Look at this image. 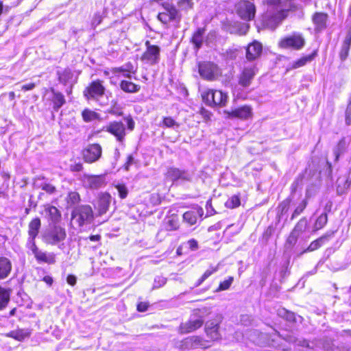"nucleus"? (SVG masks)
<instances>
[{"instance_id":"obj_1","label":"nucleus","mask_w":351,"mask_h":351,"mask_svg":"<svg viewBox=\"0 0 351 351\" xmlns=\"http://www.w3.org/2000/svg\"><path fill=\"white\" fill-rule=\"evenodd\" d=\"M66 237L65 229L58 225L49 226L42 234L43 241L45 243L53 245H58L59 248H62L63 244H60V243L65 240Z\"/></svg>"},{"instance_id":"obj_2","label":"nucleus","mask_w":351,"mask_h":351,"mask_svg":"<svg viewBox=\"0 0 351 351\" xmlns=\"http://www.w3.org/2000/svg\"><path fill=\"white\" fill-rule=\"evenodd\" d=\"M210 346V341L199 336H191L175 344V346L180 350L206 349Z\"/></svg>"},{"instance_id":"obj_3","label":"nucleus","mask_w":351,"mask_h":351,"mask_svg":"<svg viewBox=\"0 0 351 351\" xmlns=\"http://www.w3.org/2000/svg\"><path fill=\"white\" fill-rule=\"evenodd\" d=\"M202 99L208 106H226L228 101V95L219 90L208 89L202 94Z\"/></svg>"},{"instance_id":"obj_4","label":"nucleus","mask_w":351,"mask_h":351,"mask_svg":"<svg viewBox=\"0 0 351 351\" xmlns=\"http://www.w3.org/2000/svg\"><path fill=\"white\" fill-rule=\"evenodd\" d=\"M305 45V39L299 32H293L280 39L278 43L279 47L286 49L300 50Z\"/></svg>"},{"instance_id":"obj_5","label":"nucleus","mask_w":351,"mask_h":351,"mask_svg":"<svg viewBox=\"0 0 351 351\" xmlns=\"http://www.w3.org/2000/svg\"><path fill=\"white\" fill-rule=\"evenodd\" d=\"M72 220L79 226L90 223L93 219L92 208L88 205H82L72 212Z\"/></svg>"},{"instance_id":"obj_6","label":"nucleus","mask_w":351,"mask_h":351,"mask_svg":"<svg viewBox=\"0 0 351 351\" xmlns=\"http://www.w3.org/2000/svg\"><path fill=\"white\" fill-rule=\"evenodd\" d=\"M146 50L141 57V60L149 65H154L159 62L160 56V48L154 45H151L149 41L145 43Z\"/></svg>"},{"instance_id":"obj_7","label":"nucleus","mask_w":351,"mask_h":351,"mask_svg":"<svg viewBox=\"0 0 351 351\" xmlns=\"http://www.w3.org/2000/svg\"><path fill=\"white\" fill-rule=\"evenodd\" d=\"M164 12L158 14V19L164 24H167L171 21L180 23L182 15L180 11L172 4H166L164 6Z\"/></svg>"},{"instance_id":"obj_8","label":"nucleus","mask_w":351,"mask_h":351,"mask_svg":"<svg viewBox=\"0 0 351 351\" xmlns=\"http://www.w3.org/2000/svg\"><path fill=\"white\" fill-rule=\"evenodd\" d=\"M198 71L200 76L208 81L215 80L219 75L217 65L210 62H199Z\"/></svg>"},{"instance_id":"obj_9","label":"nucleus","mask_w":351,"mask_h":351,"mask_svg":"<svg viewBox=\"0 0 351 351\" xmlns=\"http://www.w3.org/2000/svg\"><path fill=\"white\" fill-rule=\"evenodd\" d=\"M81 181L85 188L90 189H98L104 186L106 184V176L90 175L84 173L81 177Z\"/></svg>"},{"instance_id":"obj_10","label":"nucleus","mask_w":351,"mask_h":351,"mask_svg":"<svg viewBox=\"0 0 351 351\" xmlns=\"http://www.w3.org/2000/svg\"><path fill=\"white\" fill-rule=\"evenodd\" d=\"M166 178L173 182H178L183 183L190 182L192 180L193 174L188 171L182 170L176 167H169L165 173Z\"/></svg>"},{"instance_id":"obj_11","label":"nucleus","mask_w":351,"mask_h":351,"mask_svg":"<svg viewBox=\"0 0 351 351\" xmlns=\"http://www.w3.org/2000/svg\"><path fill=\"white\" fill-rule=\"evenodd\" d=\"M239 16L245 21H251L254 18L256 8L254 3L248 1H241L237 5Z\"/></svg>"},{"instance_id":"obj_12","label":"nucleus","mask_w":351,"mask_h":351,"mask_svg":"<svg viewBox=\"0 0 351 351\" xmlns=\"http://www.w3.org/2000/svg\"><path fill=\"white\" fill-rule=\"evenodd\" d=\"M102 148L97 143L88 145L82 152L83 158L87 163H93L101 156Z\"/></svg>"},{"instance_id":"obj_13","label":"nucleus","mask_w":351,"mask_h":351,"mask_svg":"<svg viewBox=\"0 0 351 351\" xmlns=\"http://www.w3.org/2000/svg\"><path fill=\"white\" fill-rule=\"evenodd\" d=\"M105 88L99 80L92 82L84 90V96L87 99H97L104 94Z\"/></svg>"},{"instance_id":"obj_14","label":"nucleus","mask_w":351,"mask_h":351,"mask_svg":"<svg viewBox=\"0 0 351 351\" xmlns=\"http://www.w3.org/2000/svg\"><path fill=\"white\" fill-rule=\"evenodd\" d=\"M223 317L221 315H217L215 320H211L206 323L205 331L208 337L212 341H217L221 339V334L219 333V324L221 323Z\"/></svg>"},{"instance_id":"obj_15","label":"nucleus","mask_w":351,"mask_h":351,"mask_svg":"<svg viewBox=\"0 0 351 351\" xmlns=\"http://www.w3.org/2000/svg\"><path fill=\"white\" fill-rule=\"evenodd\" d=\"M27 246L32 252L38 261L44 262L48 264H53L55 263L56 261L54 255L40 250L37 247L36 243Z\"/></svg>"},{"instance_id":"obj_16","label":"nucleus","mask_w":351,"mask_h":351,"mask_svg":"<svg viewBox=\"0 0 351 351\" xmlns=\"http://www.w3.org/2000/svg\"><path fill=\"white\" fill-rule=\"evenodd\" d=\"M106 131L117 137L119 141H122L125 135V128L123 123L114 121L106 126Z\"/></svg>"},{"instance_id":"obj_17","label":"nucleus","mask_w":351,"mask_h":351,"mask_svg":"<svg viewBox=\"0 0 351 351\" xmlns=\"http://www.w3.org/2000/svg\"><path fill=\"white\" fill-rule=\"evenodd\" d=\"M257 69L254 65L245 66L240 75L239 84L246 87L248 86L256 75Z\"/></svg>"},{"instance_id":"obj_18","label":"nucleus","mask_w":351,"mask_h":351,"mask_svg":"<svg viewBox=\"0 0 351 351\" xmlns=\"http://www.w3.org/2000/svg\"><path fill=\"white\" fill-rule=\"evenodd\" d=\"M334 234L335 231L332 230L326 232L324 235L312 241L309 246L300 253V255L306 252H313L319 249L325 242L328 241L331 237H332Z\"/></svg>"},{"instance_id":"obj_19","label":"nucleus","mask_w":351,"mask_h":351,"mask_svg":"<svg viewBox=\"0 0 351 351\" xmlns=\"http://www.w3.org/2000/svg\"><path fill=\"white\" fill-rule=\"evenodd\" d=\"M41 227V221L38 217L33 219L28 225V239L27 245L35 243V239L37 237Z\"/></svg>"},{"instance_id":"obj_20","label":"nucleus","mask_w":351,"mask_h":351,"mask_svg":"<svg viewBox=\"0 0 351 351\" xmlns=\"http://www.w3.org/2000/svg\"><path fill=\"white\" fill-rule=\"evenodd\" d=\"M204 323L202 317L198 318H191L188 322L183 323L180 326V330L181 333H189L191 332L198 328H199Z\"/></svg>"},{"instance_id":"obj_21","label":"nucleus","mask_w":351,"mask_h":351,"mask_svg":"<svg viewBox=\"0 0 351 351\" xmlns=\"http://www.w3.org/2000/svg\"><path fill=\"white\" fill-rule=\"evenodd\" d=\"M227 113L229 118H238L240 119H247L252 116V108L248 106H243Z\"/></svg>"},{"instance_id":"obj_22","label":"nucleus","mask_w":351,"mask_h":351,"mask_svg":"<svg viewBox=\"0 0 351 351\" xmlns=\"http://www.w3.org/2000/svg\"><path fill=\"white\" fill-rule=\"evenodd\" d=\"M112 197L109 193H101L97 200L96 208L100 215L105 214L110 206Z\"/></svg>"},{"instance_id":"obj_23","label":"nucleus","mask_w":351,"mask_h":351,"mask_svg":"<svg viewBox=\"0 0 351 351\" xmlns=\"http://www.w3.org/2000/svg\"><path fill=\"white\" fill-rule=\"evenodd\" d=\"M328 14L324 12H315L312 16V21L316 32H320L326 27Z\"/></svg>"},{"instance_id":"obj_24","label":"nucleus","mask_w":351,"mask_h":351,"mask_svg":"<svg viewBox=\"0 0 351 351\" xmlns=\"http://www.w3.org/2000/svg\"><path fill=\"white\" fill-rule=\"evenodd\" d=\"M262 45L257 42L254 41L250 44L246 49V58L248 60H254L258 58L262 53Z\"/></svg>"},{"instance_id":"obj_25","label":"nucleus","mask_w":351,"mask_h":351,"mask_svg":"<svg viewBox=\"0 0 351 351\" xmlns=\"http://www.w3.org/2000/svg\"><path fill=\"white\" fill-rule=\"evenodd\" d=\"M12 270L11 261L6 257H0V279L7 278Z\"/></svg>"},{"instance_id":"obj_26","label":"nucleus","mask_w":351,"mask_h":351,"mask_svg":"<svg viewBox=\"0 0 351 351\" xmlns=\"http://www.w3.org/2000/svg\"><path fill=\"white\" fill-rule=\"evenodd\" d=\"M51 91L53 94L51 99L53 104V108L56 111H58L65 104L64 97L61 93L55 91L53 88H51Z\"/></svg>"},{"instance_id":"obj_27","label":"nucleus","mask_w":351,"mask_h":351,"mask_svg":"<svg viewBox=\"0 0 351 351\" xmlns=\"http://www.w3.org/2000/svg\"><path fill=\"white\" fill-rule=\"evenodd\" d=\"M120 88L125 93H134L140 90L141 86L130 81L122 80L120 83Z\"/></svg>"},{"instance_id":"obj_28","label":"nucleus","mask_w":351,"mask_h":351,"mask_svg":"<svg viewBox=\"0 0 351 351\" xmlns=\"http://www.w3.org/2000/svg\"><path fill=\"white\" fill-rule=\"evenodd\" d=\"M308 226V220L306 217L301 218L299 221L295 224L293 229L291 230V232L294 234L300 237L302 233H304L307 229Z\"/></svg>"},{"instance_id":"obj_29","label":"nucleus","mask_w":351,"mask_h":351,"mask_svg":"<svg viewBox=\"0 0 351 351\" xmlns=\"http://www.w3.org/2000/svg\"><path fill=\"white\" fill-rule=\"evenodd\" d=\"M349 142L345 138H341L338 143L337 145L334 149V154L335 160H338L341 155H342L348 149Z\"/></svg>"},{"instance_id":"obj_30","label":"nucleus","mask_w":351,"mask_h":351,"mask_svg":"<svg viewBox=\"0 0 351 351\" xmlns=\"http://www.w3.org/2000/svg\"><path fill=\"white\" fill-rule=\"evenodd\" d=\"M317 55L315 51L311 54L302 57L301 58L293 62L291 66L292 69H298L304 66L307 62H311Z\"/></svg>"},{"instance_id":"obj_31","label":"nucleus","mask_w":351,"mask_h":351,"mask_svg":"<svg viewBox=\"0 0 351 351\" xmlns=\"http://www.w3.org/2000/svg\"><path fill=\"white\" fill-rule=\"evenodd\" d=\"M45 212L53 222H58L61 218L60 212L53 206H46Z\"/></svg>"},{"instance_id":"obj_32","label":"nucleus","mask_w":351,"mask_h":351,"mask_svg":"<svg viewBox=\"0 0 351 351\" xmlns=\"http://www.w3.org/2000/svg\"><path fill=\"white\" fill-rule=\"evenodd\" d=\"M204 34V29L198 28L193 35L191 41L197 49H199L202 45Z\"/></svg>"},{"instance_id":"obj_33","label":"nucleus","mask_w":351,"mask_h":351,"mask_svg":"<svg viewBox=\"0 0 351 351\" xmlns=\"http://www.w3.org/2000/svg\"><path fill=\"white\" fill-rule=\"evenodd\" d=\"M10 301V293L5 289L0 287V311L6 307Z\"/></svg>"},{"instance_id":"obj_34","label":"nucleus","mask_w":351,"mask_h":351,"mask_svg":"<svg viewBox=\"0 0 351 351\" xmlns=\"http://www.w3.org/2000/svg\"><path fill=\"white\" fill-rule=\"evenodd\" d=\"M328 222V215L327 214L322 213L321 215L318 217V218L316 219L314 226H313V230L317 231L322 228H323L326 224Z\"/></svg>"},{"instance_id":"obj_35","label":"nucleus","mask_w":351,"mask_h":351,"mask_svg":"<svg viewBox=\"0 0 351 351\" xmlns=\"http://www.w3.org/2000/svg\"><path fill=\"white\" fill-rule=\"evenodd\" d=\"M277 313L279 317H282L290 322L295 321V314L284 308H278Z\"/></svg>"},{"instance_id":"obj_36","label":"nucleus","mask_w":351,"mask_h":351,"mask_svg":"<svg viewBox=\"0 0 351 351\" xmlns=\"http://www.w3.org/2000/svg\"><path fill=\"white\" fill-rule=\"evenodd\" d=\"M58 80L60 82L66 84L73 77L70 69H64L62 71H58Z\"/></svg>"},{"instance_id":"obj_37","label":"nucleus","mask_w":351,"mask_h":351,"mask_svg":"<svg viewBox=\"0 0 351 351\" xmlns=\"http://www.w3.org/2000/svg\"><path fill=\"white\" fill-rule=\"evenodd\" d=\"M29 332L25 330H17L10 332L9 337H11L16 340L23 341L26 337H29Z\"/></svg>"},{"instance_id":"obj_38","label":"nucleus","mask_w":351,"mask_h":351,"mask_svg":"<svg viewBox=\"0 0 351 351\" xmlns=\"http://www.w3.org/2000/svg\"><path fill=\"white\" fill-rule=\"evenodd\" d=\"M67 204L70 206L75 205L80 201V196L76 191H71L68 193L66 198Z\"/></svg>"},{"instance_id":"obj_39","label":"nucleus","mask_w":351,"mask_h":351,"mask_svg":"<svg viewBox=\"0 0 351 351\" xmlns=\"http://www.w3.org/2000/svg\"><path fill=\"white\" fill-rule=\"evenodd\" d=\"M82 117L84 121L90 122L98 118V114L90 110L86 109L82 112Z\"/></svg>"},{"instance_id":"obj_40","label":"nucleus","mask_w":351,"mask_h":351,"mask_svg":"<svg viewBox=\"0 0 351 351\" xmlns=\"http://www.w3.org/2000/svg\"><path fill=\"white\" fill-rule=\"evenodd\" d=\"M194 3L193 0H179L178 6L182 11H188L193 9Z\"/></svg>"},{"instance_id":"obj_41","label":"nucleus","mask_w":351,"mask_h":351,"mask_svg":"<svg viewBox=\"0 0 351 351\" xmlns=\"http://www.w3.org/2000/svg\"><path fill=\"white\" fill-rule=\"evenodd\" d=\"M197 215L194 211H187L183 215V219L190 225H194L197 221Z\"/></svg>"},{"instance_id":"obj_42","label":"nucleus","mask_w":351,"mask_h":351,"mask_svg":"<svg viewBox=\"0 0 351 351\" xmlns=\"http://www.w3.org/2000/svg\"><path fill=\"white\" fill-rule=\"evenodd\" d=\"M307 206V199H303L294 210L291 219L293 220L294 218L300 215L305 209Z\"/></svg>"},{"instance_id":"obj_43","label":"nucleus","mask_w":351,"mask_h":351,"mask_svg":"<svg viewBox=\"0 0 351 351\" xmlns=\"http://www.w3.org/2000/svg\"><path fill=\"white\" fill-rule=\"evenodd\" d=\"M225 205L227 208L231 209L238 207L240 205V199L239 196H232L226 201Z\"/></svg>"},{"instance_id":"obj_44","label":"nucleus","mask_w":351,"mask_h":351,"mask_svg":"<svg viewBox=\"0 0 351 351\" xmlns=\"http://www.w3.org/2000/svg\"><path fill=\"white\" fill-rule=\"evenodd\" d=\"M291 204V199L287 198L285 200H283L278 206V214L282 215L283 214L286 213Z\"/></svg>"},{"instance_id":"obj_45","label":"nucleus","mask_w":351,"mask_h":351,"mask_svg":"<svg viewBox=\"0 0 351 351\" xmlns=\"http://www.w3.org/2000/svg\"><path fill=\"white\" fill-rule=\"evenodd\" d=\"M178 228V219L176 217H171L167 221V230H175Z\"/></svg>"},{"instance_id":"obj_46","label":"nucleus","mask_w":351,"mask_h":351,"mask_svg":"<svg viewBox=\"0 0 351 351\" xmlns=\"http://www.w3.org/2000/svg\"><path fill=\"white\" fill-rule=\"evenodd\" d=\"M217 271V269H207L202 277L198 280V281L195 285V287H197L199 286L206 279H207L210 276H211L214 272Z\"/></svg>"},{"instance_id":"obj_47","label":"nucleus","mask_w":351,"mask_h":351,"mask_svg":"<svg viewBox=\"0 0 351 351\" xmlns=\"http://www.w3.org/2000/svg\"><path fill=\"white\" fill-rule=\"evenodd\" d=\"M298 238L299 237H298L297 235L294 234L291 232L286 241V246L287 247L292 248L296 244Z\"/></svg>"},{"instance_id":"obj_48","label":"nucleus","mask_w":351,"mask_h":351,"mask_svg":"<svg viewBox=\"0 0 351 351\" xmlns=\"http://www.w3.org/2000/svg\"><path fill=\"white\" fill-rule=\"evenodd\" d=\"M233 277H229L227 280L221 282L217 289V291L227 290L230 288L233 282Z\"/></svg>"},{"instance_id":"obj_49","label":"nucleus","mask_w":351,"mask_h":351,"mask_svg":"<svg viewBox=\"0 0 351 351\" xmlns=\"http://www.w3.org/2000/svg\"><path fill=\"white\" fill-rule=\"evenodd\" d=\"M162 124L167 128H178L179 124L171 117H167L163 119Z\"/></svg>"},{"instance_id":"obj_50","label":"nucleus","mask_w":351,"mask_h":351,"mask_svg":"<svg viewBox=\"0 0 351 351\" xmlns=\"http://www.w3.org/2000/svg\"><path fill=\"white\" fill-rule=\"evenodd\" d=\"M167 282V279L163 276H156L154 278L153 289H158L164 286Z\"/></svg>"},{"instance_id":"obj_51","label":"nucleus","mask_w":351,"mask_h":351,"mask_svg":"<svg viewBox=\"0 0 351 351\" xmlns=\"http://www.w3.org/2000/svg\"><path fill=\"white\" fill-rule=\"evenodd\" d=\"M40 187L49 194H53L56 191V187L49 183H43Z\"/></svg>"},{"instance_id":"obj_52","label":"nucleus","mask_w":351,"mask_h":351,"mask_svg":"<svg viewBox=\"0 0 351 351\" xmlns=\"http://www.w3.org/2000/svg\"><path fill=\"white\" fill-rule=\"evenodd\" d=\"M350 47L342 45L341 49L339 53V57L342 61H344L349 54Z\"/></svg>"},{"instance_id":"obj_53","label":"nucleus","mask_w":351,"mask_h":351,"mask_svg":"<svg viewBox=\"0 0 351 351\" xmlns=\"http://www.w3.org/2000/svg\"><path fill=\"white\" fill-rule=\"evenodd\" d=\"M117 189L119 192V197L121 199H124L128 195V189L125 185L119 184L117 186Z\"/></svg>"},{"instance_id":"obj_54","label":"nucleus","mask_w":351,"mask_h":351,"mask_svg":"<svg viewBox=\"0 0 351 351\" xmlns=\"http://www.w3.org/2000/svg\"><path fill=\"white\" fill-rule=\"evenodd\" d=\"M102 21V16L99 13H96L94 14L93 18L92 19V26L96 27L99 25Z\"/></svg>"},{"instance_id":"obj_55","label":"nucleus","mask_w":351,"mask_h":351,"mask_svg":"<svg viewBox=\"0 0 351 351\" xmlns=\"http://www.w3.org/2000/svg\"><path fill=\"white\" fill-rule=\"evenodd\" d=\"M346 123L348 125L351 124V104H348L346 110Z\"/></svg>"},{"instance_id":"obj_56","label":"nucleus","mask_w":351,"mask_h":351,"mask_svg":"<svg viewBox=\"0 0 351 351\" xmlns=\"http://www.w3.org/2000/svg\"><path fill=\"white\" fill-rule=\"evenodd\" d=\"M342 45H343L345 46H348L350 47V46H351V28L348 30Z\"/></svg>"},{"instance_id":"obj_57","label":"nucleus","mask_w":351,"mask_h":351,"mask_svg":"<svg viewBox=\"0 0 351 351\" xmlns=\"http://www.w3.org/2000/svg\"><path fill=\"white\" fill-rule=\"evenodd\" d=\"M188 245L191 250H195L198 248L197 241L193 239H190L188 241Z\"/></svg>"},{"instance_id":"obj_58","label":"nucleus","mask_w":351,"mask_h":351,"mask_svg":"<svg viewBox=\"0 0 351 351\" xmlns=\"http://www.w3.org/2000/svg\"><path fill=\"white\" fill-rule=\"evenodd\" d=\"M148 304L146 302H140L137 305V310L139 312H145L147 310Z\"/></svg>"},{"instance_id":"obj_59","label":"nucleus","mask_w":351,"mask_h":351,"mask_svg":"<svg viewBox=\"0 0 351 351\" xmlns=\"http://www.w3.org/2000/svg\"><path fill=\"white\" fill-rule=\"evenodd\" d=\"M66 282L71 286H74L76 284L77 278L73 275H69L66 278Z\"/></svg>"},{"instance_id":"obj_60","label":"nucleus","mask_w":351,"mask_h":351,"mask_svg":"<svg viewBox=\"0 0 351 351\" xmlns=\"http://www.w3.org/2000/svg\"><path fill=\"white\" fill-rule=\"evenodd\" d=\"M36 85L34 83H30L28 84H25L21 86V90L23 91H27L32 90L35 88Z\"/></svg>"},{"instance_id":"obj_61","label":"nucleus","mask_w":351,"mask_h":351,"mask_svg":"<svg viewBox=\"0 0 351 351\" xmlns=\"http://www.w3.org/2000/svg\"><path fill=\"white\" fill-rule=\"evenodd\" d=\"M249 27H250V26L247 23L241 24V27L239 29V34H245L247 33V32L248 31Z\"/></svg>"},{"instance_id":"obj_62","label":"nucleus","mask_w":351,"mask_h":351,"mask_svg":"<svg viewBox=\"0 0 351 351\" xmlns=\"http://www.w3.org/2000/svg\"><path fill=\"white\" fill-rule=\"evenodd\" d=\"M43 281L45 282L47 285H51L53 283V278L49 276H45L43 278Z\"/></svg>"},{"instance_id":"obj_63","label":"nucleus","mask_w":351,"mask_h":351,"mask_svg":"<svg viewBox=\"0 0 351 351\" xmlns=\"http://www.w3.org/2000/svg\"><path fill=\"white\" fill-rule=\"evenodd\" d=\"M125 67V71L128 73H132L133 72V66L132 64L129 63L124 66Z\"/></svg>"},{"instance_id":"obj_64","label":"nucleus","mask_w":351,"mask_h":351,"mask_svg":"<svg viewBox=\"0 0 351 351\" xmlns=\"http://www.w3.org/2000/svg\"><path fill=\"white\" fill-rule=\"evenodd\" d=\"M301 345H302V346L306 347V348H309V349H313V346H311L310 343H309V342H308V341H306V340H304V341H302V343H301Z\"/></svg>"}]
</instances>
